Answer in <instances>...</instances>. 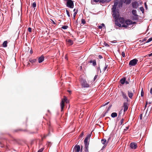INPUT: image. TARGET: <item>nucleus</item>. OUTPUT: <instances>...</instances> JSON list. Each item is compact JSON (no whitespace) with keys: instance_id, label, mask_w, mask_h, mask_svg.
Listing matches in <instances>:
<instances>
[{"instance_id":"774afa93","label":"nucleus","mask_w":152,"mask_h":152,"mask_svg":"<svg viewBox=\"0 0 152 152\" xmlns=\"http://www.w3.org/2000/svg\"><path fill=\"white\" fill-rule=\"evenodd\" d=\"M102 26H105V25H104V23H102Z\"/></svg>"},{"instance_id":"4c0bfd02","label":"nucleus","mask_w":152,"mask_h":152,"mask_svg":"<svg viewBox=\"0 0 152 152\" xmlns=\"http://www.w3.org/2000/svg\"><path fill=\"white\" fill-rule=\"evenodd\" d=\"M140 10L141 11H142V12H143L144 9L143 7H141L140 8Z\"/></svg>"},{"instance_id":"680f3d73","label":"nucleus","mask_w":152,"mask_h":152,"mask_svg":"<svg viewBox=\"0 0 152 152\" xmlns=\"http://www.w3.org/2000/svg\"><path fill=\"white\" fill-rule=\"evenodd\" d=\"M118 26L119 27H122V25H121V24H120Z\"/></svg>"},{"instance_id":"ddd939ff","label":"nucleus","mask_w":152,"mask_h":152,"mask_svg":"<svg viewBox=\"0 0 152 152\" xmlns=\"http://www.w3.org/2000/svg\"><path fill=\"white\" fill-rule=\"evenodd\" d=\"M132 21L129 20H127L125 21V23L128 26L129 25H132Z\"/></svg>"},{"instance_id":"c756f323","label":"nucleus","mask_w":152,"mask_h":152,"mask_svg":"<svg viewBox=\"0 0 152 152\" xmlns=\"http://www.w3.org/2000/svg\"><path fill=\"white\" fill-rule=\"evenodd\" d=\"M85 152H89L88 148V146H85Z\"/></svg>"},{"instance_id":"c03bdc74","label":"nucleus","mask_w":152,"mask_h":152,"mask_svg":"<svg viewBox=\"0 0 152 152\" xmlns=\"http://www.w3.org/2000/svg\"><path fill=\"white\" fill-rule=\"evenodd\" d=\"M120 23L118 22V21H116L115 22V24L117 26H118V25L120 24Z\"/></svg>"},{"instance_id":"423d86ee","label":"nucleus","mask_w":152,"mask_h":152,"mask_svg":"<svg viewBox=\"0 0 152 152\" xmlns=\"http://www.w3.org/2000/svg\"><path fill=\"white\" fill-rule=\"evenodd\" d=\"M113 16L115 18H117L119 16V14L118 11L115 10L112 11Z\"/></svg>"},{"instance_id":"aec40b11","label":"nucleus","mask_w":152,"mask_h":152,"mask_svg":"<svg viewBox=\"0 0 152 152\" xmlns=\"http://www.w3.org/2000/svg\"><path fill=\"white\" fill-rule=\"evenodd\" d=\"M117 114L115 112H114L112 113L111 114V116L112 118H115L117 116Z\"/></svg>"},{"instance_id":"4be33fe9","label":"nucleus","mask_w":152,"mask_h":152,"mask_svg":"<svg viewBox=\"0 0 152 152\" xmlns=\"http://www.w3.org/2000/svg\"><path fill=\"white\" fill-rule=\"evenodd\" d=\"M7 41H4L3 43V46L4 47H6L7 46Z\"/></svg>"},{"instance_id":"09e8293b","label":"nucleus","mask_w":152,"mask_h":152,"mask_svg":"<svg viewBox=\"0 0 152 152\" xmlns=\"http://www.w3.org/2000/svg\"><path fill=\"white\" fill-rule=\"evenodd\" d=\"M98 57L99 59H101L102 58V56L101 55H99L98 56Z\"/></svg>"},{"instance_id":"69168bd1","label":"nucleus","mask_w":152,"mask_h":152,"mask_svg":"<svg viewBox=\"0 0 152 152\" xmlns=\"http://www.w3.org/2000/svg\"><path fill=\"white\" fill-rule=\"evenodd\" d=\"M136 23V22H133L132 21V24H134Z\"/></svg>"},{"instance_id":"8fccbe9b","label":"nucleus","mask_w":152,"mask_h":152,"mask_svg":"<svg viewBox=\"0 0 152 152\" xmlns=\"http://www.w3.org/2000/svg\"><path fill=\"white\" fill-rule=\"evenodd\" d=\"M117 4H118L117 2H115L114 3V5L117 6Z\"/></svg>"},{"instance_id":"412c9836","label":"nucleus","mask_w":152,"mask_h":152,"mask_svg":"<svg viewBox=\"0 0 152 152\" xmlns=\"http://www.w3.org/2000/svg\"><path fill=\"white\" fill-rule=\"evenodd\" d=\"M131 0H124V2L126 4H129L131 3Z\"/></svg>"},{"instance_id":"37998d69","label":"nucleus","mask_w":152,"mask_h":152,"mask_svg":"<svg viewBox=\"0 0 152 152\" xmlns=\"http://www.w3.org/2000/svg\"><path fill=\"white\" fill-rule=\"evenodd\" d=\"M28 31L30 32L31 31V28L30 27H29L28 28Z\"/></svg>"},{"instance_id":"bb28decb","label":"nucleus","mask_w":152,"mask_h":152,"mask_svg":"<svg viewBox=\"0 0 152 152\" xmlns=\"http://www.w3.org/2000/svg\"><path fill=\"white\" fill-rule=\"evenodd\" d=\"M86 23V21L85 19H82L81 20V23L83 24V25L85 24Z\"/></svg>"},{"instance_id":"13d9d810","label":"nucleus","mask_w":152,"mask_h":152,"mask_svg":"<svg viewBox=\"0 0 152 152\" xmlns=\"http://www.w3.org/2000/svg\"><path fill=\"white\" fill-rule=\"evenodd\" d=\"M106 145H104V146H103V147H102V149H104V148L106 147Z\"/></svg>"},{"instance_id":"5701e85b","label":"nucleus","mask_w":152,"mask_h":152,"mask_svg":"<svg viewBox=\"0 0 152 152\" xmlns=\"http://www.w3.org/2000/svg\"><path fill=\"white\" fill-rule=\"evenodd\" d=\"M78 9H77L76 10V12H75L74 13V15H73V19L74 20L75 19V17H76V14H77V12H78Z\"/></svg>"},{"instance_id":"5fc2aeb1","label":"nucleus","mask_w":152,"mask_h":152,"mask_svg":"<svg viewBox=\"0 0 152 152\" xmlns=\"http://www.w3.org/2000/svg\"><path fill=\"white\" fill-rule=\"evenodd\" d=\"M98 28L99 29H101L102 28V26H98Z\"/></svg>"},{"instance_id":"20e7f679","label":"nucleus","mask_w":152,"mask_h":152,"mask_svg":"<svg viewBox=\"0 0 152 152\" xmlns=\"http://www.w3.org/2000/svg\"><path fill=\"white\" fill-rule=\"evenodd\" d=\"M80 82L81 85L83 87L87 88L89 87V85L86 80L83 79L81 80Z\"/></svg>"},{"instance_id":"39448f33","label":"nucleus","mask_w":152,"mask_h":152,"mask_svg":"<svg viewBox=\"0 0 152 152\" xmlns=\"http://www.w3.org/2000/svg\"><path fill=\"white\" fill-rule=\"evenodd\" d=\"M75 152H79L80 151L81 152L82 151L83 146H81V148L80 149V146L79 145H76L73 148Z\"/></svg>"},{"instance_id":"9d476101","label":"nucleus","mask_w":152,"mask_h":152,"mask_svg":"<svg viewBox=\"0 0 152 152\" xmlns=\"http://www.w3.org/2000/svg\"><path fill=\"white\" fill-rule=\"evenodd\" d=\"M122 95L124 99H125L127 101H128V98L126 93L123 91H121Z\"/></svg>"},{"instance_id":"c85d7f7f","label":"nucleus","mask_w":152,"mask_h":152,"mask_svg":"<svg viewBox=\"0 0 152 152\" xmlns=\"http://www.w3.org/2000/svg\"><path fill=\"white\" fill-rule=\"evenodd\" d=\"M124 120V118H122L120 121V123H119V124L120 125H121L123 123V121Z\"/></svg>"},{"instance_id":"6ab92c4d","label":"nucleus","mask_w":152,"mask_h":152,"mask_svg":"<svg viewBox=\"0 0 152 152\" xmlns=\"http://www.w3.org/2000/svg\"><path fill=\"white\" fill-rule=\"evenodd\" d=\"M132 13L133 15L135 16H137L138 15L137 14V11L136 10H133L132 11Z\"/></svg>"},{"instance_id":"3c124183","label":"nucleus","mask_w":152,"mask_h":152,"mask_svg":"<svg viewBox=\"0 0 152 152\" xmlns=\"http://www.w3.org/2000/svg\"><path fill=\"white\" fill-rule=\"evenodd\" d=\"M147 104H148V102H146V104H145V109L147 107Z\"/></svg>"},{"instance_id":"2f4dec72","label":"nucleus","mask_w":152,"mask_h":152,"mask_svg":"<svg viewBox=\"0 0 152 152\" xmlns=\"http://www.w3.org/2000/svg\"><path fill=\"white\" fill-rule=\"evenodd\" d=\"M107 66H108V65H106L105 63V66L104 67L103 69V70L104 72L105 71V70L107 69Z\"/></svg>"},{"instance_id":"e2e57ef3","label":"nucleus","mask_w":152,"mask_h":152,"mask_svg":"<svg viewBox=\"0 0 152 152\" xmlns=\"http://www.w3.org/2000/svg\"><path fill=\"white\" fill-rule=\"evenodd\" d=\"M149 56H152V53L148 55Z\"/></svg>"},{"instance_id":"052dcab7","label":"nucleus","mask_w":152,"mask_h":152,"mask_svg":"<svg viewBox=\"0 0 152 152\" xmlns=\"http://www.w3.org/2000/svg\"><path fill=\"white\" fill-rule=\"evenodd\" d=\"M52 21L53 24H55V25L56 24V23L54 21L52 20Z\"/></svg>"},{"instance_id":"4d7b16f0","label":"nucleus","mask_w":152,"mask_h":152,"mask_svg":"<svg viewBox=\"0 0 152 152\" xmlns=\"http://www.w3.org/2000/svg\"><path fill=\"white\" fill-rule=\"evenodd\" d=\"M104 45L106 46H109V45L107 43L104 44Z\"/></svg>"},{"instance_id":"864d4df0","label":"nucleus","mask_w":152,"mask_h":152,"mask_svg":"<svg viewBox=\"0 0 152 152\" xmlns=\"http://www.w3.org/2000/svg\"><path fill=\"white\" fill-rule=\"evenodd\" d=\"M129 128V126H127L126 127L125 129H124L125 130H127Z\"/></svg>"},{"instance_id":"a211bd4d","label":"nucleus","mask_w":152,"mask_h":152,"mask_svg":"<svg viewBox=\"0 0 152 152\" xmlns=\"http://www.w3.org/2000/svg\"><path fill=\"white\" fill-rule=\"evenodd\" d=\"M88 63H92L93 65L94 66H95L96 64V61L95 60L93 61L91 60L90 61H88Z\"/></svg>"},{"instance_id":"4468645a","label":"nucleus","mask_w":152,"mask_h":152,"mask_svg":"<svg viewBox=\"0 0 152 152\" xmlns=\"http://www.w3.org/2000/svg\"><path fill=\"white\" fill-rule=\"evenodd\" d=\"M128 94L129 97L131 99H132L133 95V93L131 91H128Z\"/></svg>"},{"instance_id":"f257e3e1","label":"nucleus","mask_w":152,"mask_h":152,"mask_svg":"<svg viewBox=\"0 0 152 152\" xmlns=\"http://www.w3.org/2000/svg\"><path fill=\"white\" fill-rule=\"evenodd\" d=\"M63 97V98L61 99L60 103L61 111H62L63 110L65 106L64 102H66V103H67L68 102L66 96H64Z\"/></svg>"},{"instance_id":"1a4fd4ad","label":"nucleus","mask_w":152,"mask_h":152,"mask_svg":"<svg viewBox=\"0 0 152 152\" xmlns=\"http://www.w3.org/2000/svg\"><path fill=\"white\" fill-rule=\"evenodd\" d=\"M132 6L133 8L137 9L138 6V3L136 1L132 2Z\"/></svg>"},{"instance_id":"a878e982","label":"nucleus","mask_w":152,"mask_h":152,"mask_svg":"<svg viewBox=\"0 0 152 152\" xmlns=\"http://www.w3.org/2000/svg\"><path fill=\"white\" fill-rule=\"evenodd\" d=\"M68 27V26H64L62 27L61 28L64 29H67Z\"/></svg>"},{"instance_id":"79ce46f5","label":"nucleus","mask_w":152,"mask_h":152,"mask_svg":"<svg viewBox=\"0 0 152 152\" xmlns=\"http://www.w3.org/2000/svg\"><path fill=\"white\" fill-rule=\"evenodd\" d=\"M122 2H119V7H122Z\"/></svg>"},{"instance_id":"49530a36","label":"nucleus","mask_w":152,"mask_h":152,"mask_svg":"<svg viewBox=\"0 0 152 152\" xmlns=\"http://www.w3.org/2000/svg\"><path fill=\"white\" fill-rule=\"evenodd\" d=\"M93 0L94 2H96V3L99 2V0Z\"/></svg>"},{"instance_id":"f704fd0d","label":"nucleus","mask_w":152,"mask_h":152,"mask_svg":"<svg viewBox=\"0 0 152 152\" xmlns=\"http://www.w3.org/2000/svg\"><path fill=\"white\" fill-rule=\"evenodd\" d=\"M32 7H33L34 8L36 6V3L34 2L32 4Z\"/></svg>"},{"instance_id":"2eb2a0df","label":"nucleus","mask_w":152,"mask_h":152,"mask_svg":"<svg viewBox=\"0 0 152 152\" xmlns=\"http://www.w3.org/2000/svg\"><path fill=\"white\" fill-rule=\"evenodd\" d=\"M27 130L26 129H17L15 130L14 131L15 132H18L19 131H23L25 132H27Z\"/></svg>"},{"instance_id":"cd10ccee","label":"nucleus","mask_w":152,"mask_h":152,"mask_svg":"<svg viewBox=\"0 0 152 152\" xmlns=\"http://www.w3.org/2000/svg\"><path fill=\"white\" fill-rule=\"evenodd\" d=\"M36 61V59H30L29 61L32 63L35 62Z\"/></svg>"},{"instance_id":"0e129e2a","label":"nucleus","mask_w":152,"mask_h":152,"mask_svg":"<svg viewBox=\"0 0 152 152\" xmlns=\"http://www.w3.org/2000/svg\"><path fill=\"white\" fill-rule=\"evenodd\" d=\"M97 69H98V70H100V71H101V69H100V67H99H99ZM100 72H101V71H100Z\"/></svg>"},{"instance_id":"72a5a7b5","label":"nucleus","mask_w":152,"mask_h":152,"mask_svg":"<svg viewBox=\"0 0 152 152\" xmlns=\"http://www.w3.org/2000/svg\"><path fill=\"white\" fill-rule=\"evenodd\" d=\"M66 12L68 16L69 17L70 16V15L69 12L68 10H66Z\"/></svg>"},{"instance_id":"9b49d317","label":"nucleus","mask_w":152,"mask_h":152,"mask_svg":"<svg viewBox=\"0 0 152 152\" xmlns=\"http://www.w3.org/2000/svg\"><path fill=\"white\" fill-rule=\"evenodd\" d=\"M123 107H124V112L126 111L128 109V104L126 102H124V103Z\"/></svg>"},{"instance_id":"c9c22d12","label":"nucleus","mask_w":152,"mask_h":152,"mask_svg":"<svg viewBox=\"0 0 152 152\" xmlns=\"http://www.w3.org/2000/svg\"><path fill=\"white\" fill-rule=\"evenodd\" d=\"M128 26L126 24H123L122 25V27L127 28Z\"/></svg>"},{"instance_id":"6e6d98bb","label":"nucleus","mask_w":152,"mask_h":152,"mask_svg":"<svg viewBox=\"0 0 152 152\" xmlns=\"http://www.w3.org/2000/svg\"><path fill=\"white\" fill-rule=\"evenodd\" d=\"M125 83L126 84H129V82H128V81H126V80H125Z\"/></svg>"},{"instance_id":"de8ad7c7","label":"nucleus","mask_w":152,"mask_h":152,"mask_svg":"<svg viewBox=\"0 0 152 152\" xmlns=\"http://www.w3.org/2000/svg\"><path fill=\"white\" fill-rule=\"evenodd\" d=\"M142 114H141V115H140V120L142 119Z\"/></svg>"},{"instance_id":"dca6fc26","label":"nucleus","mask_w":152,"mask_h":152,"mask_svg":"<svg viewBox=\"0 0 152 152\" xmlns=\"http://www.w3.org/2000/svg\"><path fill=\"white\" fill-rule=\"evenodd\" d=\"M66 41L69 45H72L73 44V41L70 39H66Z\"/></svg>"},{"instance_id":"603ef678","label":"nucleus","mask_w":152,"mask_h":152,"mask_svg":"<svg viewBox=\"0 0 152 152\" xmlns=\"http://www.w3.org/2000/svg\"><path fill=\"white\" fill-rule=\"evenodd\" d=\"M111 107V106H110V107H109L107 109V112H108L110 109V108Z\"/></svg>"},{"instance_id":"6e6552de","label":"nucleus","mask_w":152,"mask_h":152,"mask_svg":"<svg viewBox=\"0 0 152 152\" xmlns=\"http://www.w3.org/2000/svg\"><path fill=\"white\" fill-rule=\"evenodd\" d=\"M91 135H88L86 137L84 140V144L85 146H88L89 143L88 142V140L90 137Z\"/></svg>"},{"instance_id":"473e14b6","label":"nucleus","mask_w":152,"mask_h":152,"mask_svg":"<svg viewBox=\"0 0 152 152\" xmlns=\"http://www.w3.org/2000/svg\"><path fill=\"white\" fill-rule=\"evenodd\" d=\"M152 41V37L149 38L146 42V43H148Z\"/></svg>"},{"instance_id":"a18cd8bd","label":"nucleus","mask_w":152,"mask_h":152,"mask_svg":"<svg viewBox=\"0 0 152 152\" xmlns=\"http://www.w3.org/2000/svg\"><path fill=\"white\" fill-rule=\"evenodd\" d=\"M98 77V75H96L95 76L94 78V80H95Z\"/></svg>"},{"instance_id":"7c9ffc66","label":"nucleus","mask_w":152,"mask_h":152,"mask_svg":"<svg viewBox=\"0 0 152 152\" xmlns=\"http://www.w3.org/2000/svg\"><path fill=\"white\" fill-rule=\"evenodd\" d=\"M116 6L113 5V7L112 8V11H114L115 10H116Z\"/></svg>"},{"instance_id":"e433bc0d","label":"nucleus","mask_w":152,"mask_h":152,"mask_svg":"<svg viewBox=\"0 0 152 152\" xmlns=\"http://www.w3.org/2000/svg\"><path fill=\"white\" fill-rule=\"evenodd\" d=\"M144 93L142 90L141 92V95L142 97L144 96Z\"/></svg>"},{"instance_id":"338daca9","label":"nucleus","mask_w":152,"mask_h":152,"mask_svg":"<svg viewBox=\"0 0 152 152\" xmlns=\"http://www.w3.org/2000/svg\"><path fill=\"white\" fill-rule=\"evenodd\" d=\"M83 135V132L82 133L80 134V136H82Z\"/></svg>"},{"instance_id":"a19ab883","label":"nucleus","mask_w":152,"mask_h":152,"mask_svg":"<svg viewBox=\"0 0 152 152\" xmlns=\"http://www.w3.org/2000/svg\"><path fill=\"white\" fill-rule=\"evenodd\" d=\"M121 55L123 57H124L125 56V53L124 52L122 53Z\"/></svg>"},{"instance_id":"7ed1b4c3","label":"nucleus","mask_w":152,"mask_h":152,"mask_svg":"<svg viewBox=\"0 0 152 152\" xmlns=\"http://www.w3.org/2000/svg\"><path fill=\"white\" fill-rule=\"evenodd\" d=\"M138 61V60L136 58L134 59L131 60L129 63V65L130 66H134L137 64Z\"/></svg>"},{"instance_id":"0eeeda50","label":"nucleus","mask_w":152,"mask_h":152,"mask_svg":"<svg viewBox=\"0 0 152 152\" xmlns=\"http://www.w3.org/2000/svg\"><path fill=\"white\" fill-rule=\"evenodd\" d=\"M130 147L132 149H135L137 147V145L136 142H132L130 144Z\"/></svg>"},{"instance_id":"ea45409f","label":"nucleus","mask_w":152,"mask_h":152,"mask_svg":"<svg viewBox=\"0 0 152 152\" xmlns=\"http://www.w3.org/2000/svg\"><path fill=\"white\" fill-rule=\"evenodd\" d=\"M43 150V148H41L39 150L38 152H42Z\"/></svg>"},{"instance_id":"58836bf2","label":"nucleus","mask_w":152,"mask_h":152,"mask_svg":"<svg viewBox=\"0 0 152 152\" xmlns=\"http://www.w3.org/2000/svg\"><path fill=\"white\" fill-rule=\"evenodd\" d=\"M121 22L122 23H124V19L122 18H121Z\"/></svg>"},{"instance_id":"393cba45","label":"nucleus","mask_w":152,"mask_h":152,"mask_svg":"<svg viewBox=\"0 0 152 152\" xmlns=\"http://www.w3.org/2000/svg\"><path fill=\"white\" fill-rule=\"evenodd\" d=\"M99 2L103 4L104 3H107V1L105 0H99Z\"/></svg>"},{"instance_id":"b1692460","label":"nucleus","mask_w":152,"mask_h":152,"mask_svg":"<svg viewBox=\"0 0 152 152\" xmlns=\"http://www.w3.org/2000/svg\"><path fill=\"white\" fill-rule=\"evenodd\" d=\"M106 140L105 139H103L102 140L101 142L104 145H106L105 144L106 143Z\"/></svg>"},{"instance_id":"bf43d9fd","label":"nucleus","mask_w":152,"mask_h":152,"mask_svg":"<svg viewBox=\"0 0 152 152\" xmlns=\"http://www.w3.org/2000/svg\"><path fill=\"white\" fill-rule=\"evenodd\" d=\"M145 7L146 8H147V5L145 3Z\"/></svg>"},{"instance_id":"f03ea898","label":"nucleus","mask_w":152,"mask_h":152,"mask_svg":"<svg viewBox=\"0 0 152 152\" xmlns=\"http://www.w3.org/2000/svg\"><path fill=\"white\" fill-rule=\"evenodd\" d=\"M64 1H66V6L70 8H73L74 7V3L71 0H64Z\"/></svg>"},{"instance_id":"f8f14e48","label":"nucleus","mask_w":152,"mask_h":152,"mask_svg":"<svg viewBox=\"0 0 152 152\" xmlns=\"http://www.w3.org/2000/svg\"><path fill=\"white\" fill-rule=\"evenodd\" d=\"M44 57L43 55H42L38 59V62L39 63L42 62L44 60Z\"/></svg>"},{"instance_id":"f3484780","label":"nucleus","mask_w":152,"mask_h":152,"mask_svg":"<svg viewBox=\"0 0 152 152\" xmlns=\"http://www.w3.org/2000/svg\"><path fill=\"white\" fill-rule=\"evenodd\" d=\"M126 78L125 77H124L123 78L121 79L120 80V82L122 84H124L125 80H126Z\"/></svg>"}]
</instances>
